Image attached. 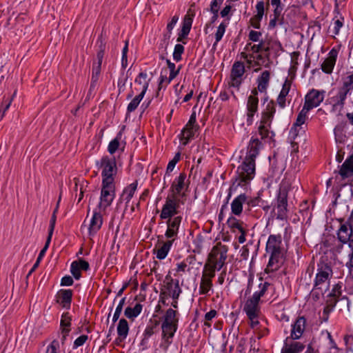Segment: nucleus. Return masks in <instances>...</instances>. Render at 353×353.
I'll list each match as a JSON object with an SVG mask.
<instances>
[{"mask_svg": "<svg viewBox=\"0 0 353 353\" xmlns=\"http://www.w3.org/2000/svg\"><path fill=\"white\" fill-rule=\"evenodd\" d=\"M72 296V290H61L57 294V302L63 307L69 309L71 304Z\"/></svg>", "mask_w": 353, "mask_h": 353, "instance_id": "5701e85b", "label": "nucleus"}, {"mask_svg": "<svg viewBox=\"0 0 353 353\" xmlns=\"http://www.w3.org/2000/svg\"><path fill=\"white\" fill-rule=\"evenodd\" d=\"M122 138V132L120 131L117 137L112 140L108 147V151L110 154H113L120 147L121 140Z\"/></svg>", "mask_w": 353, "mask_h": 353, "instance_id": "58836bf2", "label": "nucleus"}, {"mask_svg": "<svg viewBox=\"0 0 353 353\" xmlns=\"http://www.w3.org/2000/svg\"><path fill=\"white\" fill-rule=\"evenodd\" d=\"M173 242L174 239L168 240L164 242L157 250H154L157 258L160 260L164 259L167 256Z\"/></svg>", "mask_w": 353, "mask_h": 353, "instance_id": "2f4dec72", "label": "nucleus"}, {"mask_svg": "<svg viewBox=\"0 0 353 353\" xmlns=\"http://www.w3.org/2000/svg\"><path fill=\"white\" fill-rule=\"evenodd\" d=\"M88 337L87 335L83 334L79 336L74 342L73 348L76 349L81 345H83L85 341L88 340Z\"/></svg>", "mask_w": 353, "mask_h": 353, "instance_id": "4d7b16f0", "label": "nucleus"}, {"mask_svg": "<svg viewBox=\"0 0 353 353\" xmlns=\"http://www.w3.org/2000/svg\"><path fill=\"white\" fill-rule=\"evenodd\" d=\"M325 91L312 89L305 97L303 107L310 110L317 106L323 101Z\"/></svg>", "mask_w": 353, "mask_h": 353, "instance_id": "9b49d317", "label": "nucleus"}, {"mask_svg": "<svg viewBox=\"0 0 353 353\" xmlns=\"http://www.w3.org/2000/svg\"><path fill=\"white\" fill-rule=\"evenodd\" d=\"M228 251L227 245H223L220 242L216 243L210 252L207 263L214 265V268H216L218 271L220 270L225 263Z\"/></svg>", "mask_w": 353, "mask_h": 353, "instance_id": "423d86ee", "label": "nucleus"}, {"mask_svg": "<svg viewBox=\"0 0 353 353\" xmlns=\"http://www.w3.org/2000/svg\"><path fill=\"white\" fill-rule=\"evenodd\" d=\"M125 297H123L119 301V303L118 304V305L115 310V312L114 313V315H113V318H112L113 323H114L119 319V318L121 315V313L122 312L123 307L125 304Z\"/></svg>", "mask_w": 353, "mask_h": 353, "instance_id": "8fccbe9b", "label": "nucleus"}, {"mask_svg": "<svg viewBox=\"0 0 353 353\" xmlns=\"http://www.w3.org/2000/svg\"><path fill=\"white\" fill-rule=\"evenodd\" d=\"M247 201L245 194H241L236 196L231 203L232 213L236 216H240L243 211V206Z\"/></svg>", "mask_w": 353, "mask_h": 353, "instance_id": "b1692460", "label": "nucleus"}, {"mask_svg": "<svg viewBox=\"0 0 353 353\" xmlns=\"http://www.w3.org/2000/svg\"><path fill=\"white\" fill-rule=\"evenodd\" d=\"M178 323L177 312L171 308L167 310L163 316L162 324L176 325L178 326Z\"/></svg>", "mask_w": 353, "mask_h": 353, "instance_id": "473e14b6", "label": "nucleus"}, {"mask_svg": "<svg viewBox=\"0 0 353 353\" xmlns=\"http://www.w3.org/2000/svg\"><path fill=\"white\" fill-rule=\"evenodd\" d=\"M50 241H51V239L50 238H47L46 244H45L44 247L42 248V250L40 251L39 254L37 259V261H39V263L41 262L43 256L45 255L46 250H48V248L49 247Z\"/></svg>", "mask_w": 353, "mask_h": 353, "instance_id": "0e129e2a", "label": "nucleus"}, {"mask_svg": "<svg viewBox=\"0 0 353 353\" xmlns=\"http://www.w3.org/2000/svg\"><path fill=\"white\" fill-rule=\"evenodd\" d=\"M180 157H181V154L179 152H178L175 154L174 158L168 164L167 169H166V173L171 172L174 170L176 164L180 160Z\"/></svg>", "mask_w": 353, "mask_h": 353, "instance_id": "864d4df0", "label": "nucleus"}, {"mask_svg": "<svg viewBox=\"0 0 353 353\" xmlns=\"http://www.w3.org/2000/svg\"><path fill=\"white\" fill-rule=\"evenodd\" d=\"M309 111L310 110L305 109V107H303V109L299 113L296 121L294 124V127H292L290 131V134L293 137V139H295V137L296 136V127L301 126L305 123L307 119V112Z\"/></svg>", "mask_w": 353, "mask_h": 353, "instance_id": "c85d7f7f", "label": "nucleus"}, {"mask_svg": "<svg viewBox=\"0 0 353 353\" xmlns=\"http://www.w3.org/2000/svg\"><path fill=\"white\" fill-rule=\"evenodd\" d=\"M147 77L146 72H140L134 81V83L139 85V88H135V90L137 91L140 90V92H143V94H145L149 85Z\"/></svg>", "mask_w": 353, "mask_h": 353, "instance_id": "7c9ffc66", "label": "nucleus"}, {"mask_svg": "<svg viewBox=\"0 0 353 353\" xmlns=\"http://www.w3.org/2000/svg\"><path fill=\"white\" fill-rule=\"evenodd\" d=\"M339 174L343 179L352 178L351 181H353V154L343 163Z\"/></svg>", "mask_w": 353, "mask_h": 353, "instance_id": "a878e982", "label": "nucleus"}, {"mask_svg": "<svg viewBox=\"0 0 353 353\" xmlns=\"http://www.w3.org/2000/svg\"><path fill=\"white\" fill-rule=\"evenodd\" d=\"M179 202V198H175L174 196L168 195L166 197L165 202L162 208L160 218L161 219H167L177 214Z\"/></svg>", "mask_w": 353, "mask_h": 353, "instance_id": "6e6552de", "label": "nucleus"}, {"mask_svg": "<svg viewBox=\"0 0 353 353\" xmlns=\"http://www.w3.org/2000/svg\"><path fill=\"white\" fill-rule=\"evenodd\" d=\"M228 223L231 228L237 229L239 232L244 230L243 227L242 226V223H241L234 217L229 218L228 220Z\"/></svg>", "mask_w": 353, "mask_h": 353, "instance_id": "3c124183", "label": "nucleus"}, {"mask_svg": "<svg viewBox=\"0 0 353 353\" xmlns=\"http://www.w3.org/2000/svg\"><path fill=\"white\" fill-rule=\"evenodd\" d=\"M99 50L97 52V62L94 63L92 67V83H95L98 81L100 73H101V65L102 63V61L104 56L105 43L103 41L101 37L99 39Z\"/></svg>", "mask_w": 353, "mask_h": 353, "instance_id": "f8f14e48", "label": "nucleus"}, {"mask_svg": "<svg viewBox=\"0 0 353 353\" xmlns=\"http://www.w3.org/2000/svg\"><path fill=\"white\" fill-rule=\"evenodd\" d=\"M270 79V73L268 70L262 72L260 77L257 79L258 87L257 89L261 92H265L269 84Z\"/></svg>", "mask_w": 353, "mask_h": 353, "instance_id": "c756f323", "label": "nucleus"}, {"mask_svg": "<svg viewBox=\"0 0 353 353\" xmlns=\"http://www.w3.org/2000/svg\"><path fill=\"white\" fill-rule=\"evenodd\" d=\"M306 320L303 316H299L292 324L290 338L297 340L301 337L305 328Z\"/></svg>", "mask_w": 353, "mask_h": 353, "instance_id": "a211bd4d", "label": "nucleus"}, {"mask_svg": "<svg viewBox=\"0 0 353 353\" xmlns=\"http://www.w3.org/2000/svg\"><path fill=\"white\" fill-rule=\"evenodd\" d=\"M193 21V14H185L183 21V25L185 27L191 28Z\"/></svg>", "mask_w": 353, "mask_h": 353, "instance_id": "69168bd1", "label": "nucleus"}, {"mask_svg": "<svg viewBox=\"0 0 353 353\" xmlns=\"http://www.w3.org/2000/svg\"><path fill=\"white\" fill-rule=\"evenodd\" d=\"M245 73V65L241 61H236L234 63L231 73H230V81L229 85L230 87L235 88L239 90L242 81L243 75Z\"/></svg>", "mask_w": 353, "mask_h": 353, "instance_id": "9d476101", "label": "nucleus"}, {"mask_svg": "<svg viewBox=\"0 0 353 353\" xmlns=\"http://www.w3.org/2000/svg\"><path fill=\"white\" fill-rule=\"evenodd\" d=\"M216 315V311L214 310H212L210 312H207L205 315V325L210 326V324L208 322L211 321L213 318H214Z\"/></svg>", "mask_w": 353, "mask_h": 353, "instance_id": "338daca9", "label": "nucleus"}, {"mask_svg": "<svg viewBox=\"0 0 353 353\" xmlns=\"http://www.w3.org/2000/svg\"><path fill=\"white\" fill-rule=\"evenodd\" d=\"M250 321V326L253 329H256L259 324V321L258 320L259 314H253V315H247Z\"/></svg>", "mask_w": 353, "mask_h": 353, "instance_id": "bf43d9fd", "label": "nucleus"}, {"mask_svg": "<svg viewBox=\"0 0 353 353\" xmlns=\"http://www.w3.org/2000/svg\"><path fill=\"white\" fill-rule=\"evenodd\" d=\"M184 52V47L181 44H176L174 46V52H173V59L176 61H179L181 60V55Z\"/></svg>", "mask_w": 353, "mask_h": 353, "instance_id": "09e8293b", "label": "nucleus"}, {"mask_svg": "<svg viewBox=\"0 0 353 353\" xmlns=\"http://www.w3.org/2000/svg\"><path fill=\"white\" fill-rule=\"evenodd\" d=\"M166 63L168 65V68L170 70V75L168 81V83H170L171 81H172L177 76L181 68L179 67L177 70H176L175 64L174 63H172L169 59L166 60Z\"/></svg>", "mask_w": 353, "mask_h": 353, "instance_id": "49530a36", "label": "nucleus"}, {"mask_svg": "<svg viewBox=\"0 0 353 353\" xmlns=\"http://www.w3.org/2000/svg\"><path fill=\"white\" fill-rule=\"evenodd\" d=\"M80 270L78 261H73L71 264L70 272L76 279H79L81 277Z\"/></svg>", "mask_w": 353, "mask_h": 353, "instance_id": "603ef678", "label": "nucleus"}, {"mask_svg": "<svg viewBox=\"0 0 353 353\" xmlns=\"http://www.w3.org/2000/svg\"><path fill=\"white\" fill-rule=\"evenodd\" d=\"M258 90L256 89H254L251 92V94L249 96L247 102V121L250 123L252 122V118L254 114L258 110Z\"/></svg>", "mask_w": 353, "mask_h": 353, "instance_id": "2eb2a0df", "label": "nucleus"}, {"mask_svg": "<svg viewBox=\"0 0 353 353\" xmlns=\"http://www.w3.org/2000/svg\"><path fill=\"white\" fill-rule=\"evenodd\" d=\"M179 19V17L178 15H174L172 17L171 21L168 23L166 30L167 33L164 34L163 37V42L165 44V46L168 45V40L170 39L172 34V31L173 28H174L175 25L176 24L178 20Z\"/></svg>", "mask_w": 353, "mask_h": 353, "instance_id": "e433bc0d", "label": "nucleus"}, {"mask_svg": "<svg viewBox=\"0 0 353 353\" xmlns=\"http://www.w3.org/2000/svg\"><path fill=\"white\" fill-rule=\"evenodd\" d=\"M291 83L288 79L285 80V83L283 85L282 89L280 92L279 96L286 98L287 95L289 93L290 90Z\"/></svg>", "mask_w": 353, "mask_h": 353, "instance_id": "5fc2aeb1", "label": "nucleus"}, {"mask_svg": "<svg viewBox=\"0 0 353 353\" xmlns=\"http://www.w3.org/2000/svg\"><path fill=\"white\" fill-rule=\"evenodd\" d=\"M256 9L257 18H263L264 14V2L263 1L257 2Z\"/></svg>", "mask_w": 353, "mask_h": 353, "instance_id": "e2e57ef3", "label": "nucleus"}, {"mask_svg": "<svg viewBox=\"0 0 353 353\" xmlns=\"http://www.w3.org/2000/svg\"><path fill=\"white\" fill-rule=\"evenodd\" d=\"M270 286V283L268 282L259 284V290L254 292L251 297L248 298L244 305L243 310L246 313V315L260 314V299L265 294Z\"/></svg>", "mask_w": 353, "mask_h": 353, "instance_id": "20e7f679", "label": "nucleus"}, {"mask_svg": "<svg viewBox=\"0 0 353 353\" xmlns=\"http://www.w3.org/2000/svg\"><path fill=\"white\" fill-rule=\"evenodd\" d=\"M167 219V230L165 231V236L167 239L174 240L177 236L182 217L176 216Z\"/></svg>", "mask_w": 353, "mask_h": 353, "instance_id": "ddd939ff", "label": "nucleus"}, {"mask_svg": "<svg viewBox=\"0 0 353 353\" xmlns=\"http://www.w3.org/2000/svg\"><path fill=\"white\" fill-rule=\"evenodd\" d=\"M342 81V87L339 89L336 95L337 103L334 105V107L336 105L343 107L347 94L353 90V72L343 77Z\"/></svg>", "mask_w": 353, "mask_h": 353, "instance_id": "1a4fd4ad", "label": "nucleus"}, {"mask_svg": "<svg viewBox=\"0 0 353 353\" xmlns=\"http://www.w3.org/2000/svg\"><path fill=\"white\" fill-rule=\"evenodd\" d=\"M144 95L143 92H140L130 101L127 108L128 112H134L137 109Z\"/></svg>", "mask_w": 353, "mask_h": 353, "instance_id": "37998d69", "label": "nucleus"}, {"mask_svg": "<svg viewBox=\"0 0 353 353\" xmlns=\"http://www.w3.org/2000/svg\"><path fill=\"white\" fill-rule=\"evenodd\" d=\"M282 348L287 350L288 353H300L304 350L305 345L295 339L287 337L284 341V345Z\"/></svg>", "mask_w": 353, "mask_h": 353, "instance_id": "4be33fe9", "label": "nucleus"}, {"mask_svg": "<svg viewBox=\"0 0 353 353\" xmlns=\"http://www.w3.org/2000/svg\"><path fill=\"white\" fill-rule=\"evenodd\" d=\"M274 48L276 50L281 49V45L279 42L274 41L268 43L266 46L264 42L261 41L257 45H253L251 48L253 52L258 53L261 51L269 52L271 48Z\"/></svg>", "mask_w": 353, "mask_h": 353, "instance_id": "cd10ccee", "label": "nucleus"}, {"mask_svg": "<svg viewBox=\"0 0 353 353\" xmlns=\"http://www.w3.org/2000/svg\"><path fill=\"white\" fill-rule=\"evenodd\" d=\"M275 112V103L273 101H270L267 104L265 110L262 113L260 125L270 127Z\"/></svg>", "mask_w": 353, "mask_h": 353, "instance_id": "6ab92c4d", "label": "nucleus"}, {"mask_svg": "<svg viewBox=\"0 0 353 353\" xmlns=\"http://www.w3.org/2000/svg\"><path fill=\"white\" fill-rule=\"evenodd\" d=\"M343 25V18L341 17L339 19H334L333 22V28L331 29L330 27L329 30L330 32H332L334 34H338L339 33V30L341 28Z\"/></svg>", "mask_w": 353, "mask_h": 353, "instance_id": "de8ad7c7", "label": "nucleus"}, {"mask_svg": "<svg viewBox=\"0 0 353 353\" xmlns=\"http://www.w3.org/2000/svg\"><path fill=\"white\" fill-rule=\"evenodd\" d=\"M117 334L119 336V340H125L129 332V325L125 319H121L117 325Z\"/></svg>", "mask_w": 353, "mask_h": 353, "instance_id": "f704fd0d", "label": "nucleus"}, {"mask_svg": "<svg viewBox=\"0 0 353 353\" xmlns=\"http://www.w3.org/2000/svg\"><path fill=\"white\" fill-rule=\"evenodd\" d=\"M281 236L280 235H270L266 244V250L275 256L281 253Z\"/></svg>", "mask_w": 353, "mask_h": 353, "instance_id": "aec40b11", "label": "nucleus"}, {"mask_svg": "<svg viewBox=\"0 0 353 353\" xmlns=\"http://www.w3.org/2000/svg\"><path fill=\"white\" fill-rule=\"evenodd\" d=\"M352 232V230L350 226L348 227L345 224L341 225L337 233L339 240L343 243L347 242L350 243V241L352 240L351 239Z\"/></svg>", "mask_w": 353, "mask_h": 353, "instance_id": "bb28decb", "label": "nucleus"}, {"mask_svg": "<svg viewBox=\"0 0 353 353\" xmlns=\"http://www.w3.org/2000/svg\"><path fill=\"white\" fill-rule=\"evenodd\" d=\"M165 279H170V281L166 284V288L168 290L169 296H170L172 299H178L182 292L179 287V281H174L169 276H166Z\"/></svg>", "mask_w": 353, "mask_h": 353, "instance_id": "393cba45", "label": "nucleus"}, {"mask_svg": "<svg viewBox=\"0 0 353 353\" xmlns=\"http://www.w3.org/2000/svg\"><path fill=\"white\" fill-rule=\"evenodd\" d=\"M59 349V343L57 340H53L47 348L46 353H58Z\"/></svg>", "mask_w": 353, "mask_h": 353, "instance_id": "6e6d98bb", "label": "nucleus"}, {"mask_svg": "<svg viewBox=\"0 0 353 353\" xmlns=\"http://www.w3.org/2000/svg\"><path fill=\"white\" fill-rule=\"evenodd\" d=\"M185 179L186 174L185 173H181L179 176L174 179L170 188L172 196H174L175 198H179V196H181V198L185 196L184 192L181 193L184 188Z\"/></svg>", "mask_w": 353, "mask_h": 353, "instance_id": "dca6fc26", "label": "nucleus"}, {"mask_svg": "<svg viewBox=\"0 0 353 353\" xmlns=\"http://www.w3.org/2000/svg\"><path fill=\"white\" fill-rule=\"evenodd\" d=\"M191 28L182 26L181 30L179 33L177 41H182L183 39H185L190 33Z\"/></svg>", "mask_w": 353, "mask_h": 353, "instance_id": "680f3d73", "label": "nucleus"}, {"mask_svg": "<svg viewBox=\"0 0 353 353\" xmlns=\"http://www.w3.org/2000/svg\"><path fill=\"white\" fill-rule=\"evenodd\" d=\"M114 196V184L102 183L100 202L97 208L99 210L105 211L112 204Z\"/></svg>", "mask_w": 353, "mask_h": 353, "instance_id": "0eeeda50", "label": "nucleus"}, {"mask_svg": "<svg viewBox=\"0 0 353 353\" xmlns=\"http://www.w3.org/2000/svg\"><path fill=\"white\" fill-rule=\"evenodd\" d=\"M281 257V253H278L277 254H275V256L274 255V254L270 253V258L266 270L268 271L276 270L279 267V265L277 263H279Z\"/></svg>", "mask_w": 353, "mask_h": 353, "instance_id": "ea45409f", "label": "nucleus"}, {"mask_svg": "<svg viewBox=\"0 0 353 353\" xmlns=\"http://www.w3.org/2000/svg\"><path fill=\"white\" fill-rule=\"evenodd\" d=\"M261 143L257 138H252L248 146L246 155L242 163L237 168L236 176L232 186L229 189L228 200L231 196V192L236 183V186H245L253 179L255 174V159L259 153Z\"/></svg>", "mask_w": 353, "mask_h": 353, "instance_id": "f257e3e1", "label": "nucleus"}, {"mask_svg": "<svg viewBox=\"0 0 353 353\" xmlns=\"http://www.w3.org/2000/svg\"><path fill=\"white\" fill-rule=\"evenodd\" d=\"M178 326L176 325L161 324L162 338L165 343L166 347L172 342V338L176 332Z\"/></svg>", "mask_w": 353, "mask_h": 353, "instance_id": "412c9836", "label": "nucleus"}, {"mask_svg": "<svg viewBox=\"0 0 353 353\" xmlns=\"http://www.w3.org/2000/svg\"><path fill=\"white\" fill-rule=\"evenodd\" d=\"M216 270H217L216 268H214V265L206 263L204 266L202 278L209 279L212 281V278L215 276Z\"/></svg>", "mask_w": 353, "mask_h": 353, "instance_id": "a19ab883", "label": "nucleus"}, {"mask_svg": "<svg viewBox=\"0 0 353 353\" xmlns=\"http://www.w3.org/2000/svg\"><path fill=\"white\" fill-rule=\"evenodd\" d=\"M294 188V187L288 179H284L280 183L274 205L276 210V219L280 220L287 219L288 200L290 199V194Z\"/></svg>", "mask_w": 353, "mask_h": 353, "instance_id": "f03ea898", "label": "nucleus"}, {"mask_svg": "<svg viewBox=\"0 0 353 353\" xmlns=\"http://www.w3.org/2000/svg\"><path fill=\"white\" fill-rule=\"evenodd\" d=\"M57 216L54 213H52V217L50 221V226H49V232L48 238L52 239V236L54 230L55 223H56Z\"/></svg>", "mask_w": 353, "mask_h": 353, "instance_id": "052dcab7", "label": "nucleus"}, {"mask_svg": "<svg viewBox=\"0 0 353 353\" xmlns=\"http://www.w3.org/2000/svg\"><path fill=\"white\" fill-rule=\"evenodd\" d=\"M143 305L141 303H137L134 307H128L125 308L124 314L128 319H134L141 312Z\"/></svg>", "mask_w": 353, "mask_h": 353, "instance_id": "4c0bfd02", "label": "nucleus"}, {"mask_svg": "<svg viewBox=\"0 0 353 353\" xmlns=\"http://www.w3.org/2000/svg\"><path fill=\"white\" fill-rule=\"evenodd\" d=\"M212 286V281L209 279L201 278L200 287H199V294H207L210 291Z\"/></svg>", "mask_w": 353, "mask_h": 353, "instance_id": "79ce46f5", "label": "nucleus"}, {"mask_svg": "<svg viewBox=\"0 0 353 353\" xmlns=\"http://www.w3.org/2000/svg\"><path fill=\"white\" fill-rule=\"evenodd\" d=\"M223 0H212L210 3V12H219L221 5Z\"/></svg>", "mask_w": 353, "mask_h": 353, "instance_id": "13d9d810", "label": "nucleus"}, {"mask_svg": "<svg viewBox=\"0 0 353 353\" xmlns=\"http://www.w3.org/2000/svg\"><path fill=\"white\" fill-rule=\"evenodd\" d=\"M72 318L68 312L63 313L60 321L61 330H70Z\"/></svg>", "mask_w": 353, "mask_h": 353, "instance_id": "a18cd8bd", "label": "nucleus"}, {"mask_svg": "<svg viewBox=\"0 0 353 353\" xmlns=\"http://www.w3.org/2000/svg\"><path fill=\"white\" fill-rule=\"evenodd\" d=\"M338 301L339 298L329 294L326 300V305L334 307Z\"/></svg>", "mask_w": 353, "mask_h": 353, "instance_id": "774afa93", "label": "nucleus"}, {"mask_svg": "<svg viewBox=\"0 0 353 353\" xmlns=\"http://www.w3.org/2000/svg\"><path fill=\"white\" fill-rule=\"evenodd\" d=\"M101 212H102V210H99L97 208H96L93 212L89 225L90 236L95 234L101 228L103 224V217Z\"/></svg>", "mask_w": 353, "mask_h": 353, "instance_id": "f3484780", "label": "nucleus"}, {"mask_svg": "<svg viewBox=\"0 0 353 353\" xmlns=\"http://www.w3.org/2000/svg\"><path fill=\"white\" fill-rule=\"evenodd\" d=\"M339 50L333 48L327 54V56L321 65L322 71L327 74L333 72V69L336 62Z\"/></svg>", "mask_w": 353, "mask_h": 353, "instance_id": "4468645a", "label": "nucleus"}, {"mask_svg": "<svg viewBox=\"0 0 353 353\" xmlns=\"http://www.w3.org/2000/svg\"><path fill=\"white\" fill-rule=\"evenodd\" d=\"M332 276V270L330 265L323 262L319 263L317 265V273L316 274L313 291L315 292L319 290L321 293L323 294V291H325L328 288Z\"/></svg>", "mask_w": 353, "mask_h": 353, "instance_id": "7ed1b4c3", "label": "nucleus"}, {"mask_svg": "<svg viewBox=\"0 0 353 353\" xmlns=\"http://www.w3.org/2000/svg\"><path fill=\"white\" fill-rule=\"evenodd\" d=\"M199 127L188 126L186 125L181 132V140L183 145L188 144L189 141L194 137V133L198 130Z\"/></svg>", "mask_w": 353, "mask_h": 353, "instance_id": "72a5a7b5", "label": "nucleus"}, {"mask_svg": "<svg viewBox=\"0 0 353 353\" xmlns=\"http://www.w3.org/2000/svg\"><path fill=\"white\" fill-rule=\"evenodd\" d=\"M227 28V23L225 22H222L217 28L216 32L215 33V42L213 44V47L216 46V44L221 40L225 32V30Z\"/></svg>", "mask_w": 353, "mask_h": 353, "instance_id": "c03bdc74", "label": "nucleus"}, {"mask_svg": "<svg viewBox=\"0 0 353 353\" xmlns=\"http://www.w3.org/2000/svg\"><path fill=\"white\" fill-rule=\"evenodd\" d=\"M137 188V182L135 181L134 183H132L128 186H127L123 192V198L125 201L126 203V207H128L129 202L130 201L131 199L133 197L134 192Z\"/></svg>", "mask_w": 353, "mask_h": 353, "instance_id": "c9c22d12", "label": "nucleus"}, {"mask_svg": "<svg viewBox=\"0 0 353 353\" xmlns=\"http://www.w3.org/2000/svg\"><path fill=\"white\" fill-rule=\"evenodd\" d=\"M97 165L102 169L101 176L103 184H114V176L117 172V163L114 158L108 156L103 157Z\"/></svg>", "mask_w": 353, "mask_h": 353, "instance_id": "39448f33", "label": "nucleus"}]
</instances>
